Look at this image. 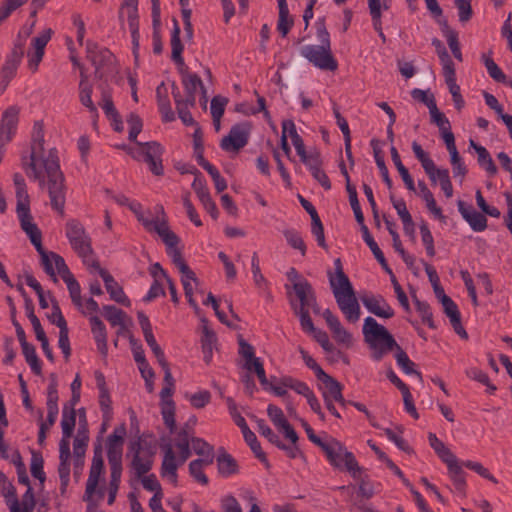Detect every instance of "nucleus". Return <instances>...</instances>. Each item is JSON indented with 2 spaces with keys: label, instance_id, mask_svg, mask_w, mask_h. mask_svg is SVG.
I'll list each match as a JSON object with an SVG mask.
<instances>
[{
  "label": "nucleus",
  "instance_id": "0e129e2a",
  "mask_svg": "<svg viewBox=\"0 0 512 512\" xmlns=\"http://www.w3.org/2000/svg\"><path fill=\"white\" fill-rule=\"evenodd\" d=\"M227 102H228V100L224 97H221V96L213 97V99L211 100V106H210L211 115H212L213 120L218 121L221 119V117L224 114L225 106H226Z\"/></svg>",
  "mask_w": 512,
  "mask_h": 512
},
{
  "label": "nucleus",
  "instance_id": "473e14b6",
  "mask_svg": "<svg viewBox=\"0 0 512 512\" xmlns=\"http://www.w3.org/2000/svg\"><path fill=\"white\" fill-rule=\"evenodd\" d=\"M48 297L51 302V312H48L46 316L51 323L56 324L59 327L60 330L58 344L59 347L64 351V322L61 308L59 303L51 294H48Z\"/></svg>",
  "mask_w": 512,
  "mask_h": 512
},
{
  "label": "nucleus",
  "instance_id": "423d86ee",
  "mask_svg": "<svg viewBox=\"0 0 512 512\" xmlns=\"http://www.w3.org/2000/svg\"><path fill=\"white\" fill-rule=\"evenodd\" d=\"M324 453L332 466L336 468L344 467L354 478L360 476L361 467L354 455L347 451L338 440L329 438L328 444L324 447Z\"/></svg>",
  "mask_w": 512,
  "mask_h": 512
},
{
  "label": "nucleus",
  "instance_id": "5fc2aeb1",
  "mask_svg": "<svg viewBox=\"0 0 512 512\" xmlns=\"http://www.w3.org/2000/svg\"><path fill=\"white\" fill-rule=\"evenodd\" d=\"M161 414L163 417L164 424L167 426L171 433L174 432L176 427L174 403L167 402L165 404H162Z\"/></svg>",
  "mask_w": 512,
  "mask_h": 512
},
{
  "label": "nucleus",
  "instance_id": "cd10ccee",
  "mask_svg": "<svg viewBox=\"0 0 512 512\" xmlns=\"http://www.w3.org/2000/svg\"><path fill=\"white\" fill-rule=\"evenodd\" d=\"M294 291L300 300L299 308L309 310V308H316V298L314 296L311 285L307 280H300L293 284Z\"/></svg>",
  "mask_w": 512,
  "mask_h": 512
},
{
  "label": "nucleus",
  "instance_id": "f704fd0d",
  "mask_svg": "<svg viewBox=\"0 0 512 512\" xmlns=\"http://www.w3.org/2000/svg\"><path fill=\"white\" fill-rule=\"evenodd\" d=\"M361 232H362L363 240L365 241V243L370 248V250L373 253V255L376 258V260L380 263L382 268L387 273L392 275V270L390 269V267H389V265H388V263H387V261H386V259L384 257L383 252L381 251V249L379 248L378 244L376 243V241L371 236V234L369 232V229H368V227L366 225H363V227H361Z\"/></svg>",
  "mask_w": 512,
  "mask_h": 512
},
{
  "label": "nucleus",
  "instance_id": "f3484780",
  "mask_svg": "<svg viewBox=\"0 0 512 512\" xmlns=\"http://www.w3.org/2000/svg\"><path fill=\"white\" fill-rule=\"evenodd\" d=\"M19 121V108L11 106L7 108L0 121V139L1 141L11 142L17 131Z\"/></svg>",
  "mask_w": 512,
  "mask_h": 512
},
{
  "label": "nucleus",
  "instance_id": "20e7f679",
  "mask_svg": "<svg viewBox=\"0 0 512 512\" xmlns=\"http://www.w3.org/2000/svg\"><path fill=\"white\" fill-rule=\"evenodd\" d=\"M156 454V443L147 438L139 437L129 446L127 457H131V467L137 478H141L152 468Z\"/></svg>",
  "mask_w": 512,
  "mask_h": 512
},
{
  "label": "nucleus",
  "instance_id": "13d9d810",
  "mask_svg": "<svg viewBox=\"0 0 512 512\" xmlns=\"http://www.w3.org/2000/svg\"><path fill=\"white\" fill-rule=\"evenodd\" d=\"M284 237L292 248L298 249L303 256L306 254V245L297 231L286 230L284 231Z\"/></svg>",
  "mask_w": 512,
  "mask_h": 512
},
{
  "label": "nucleus",
  "instance_id": "e2e57ef3",
  "mask_svg": "<svg viewBox=\"0 0 512 512\" xmlns=\"http://www.w3.org/2000/svg\"><path fill=\"white\" fill-rule=\"evenodd\" d=\"M27 0H4L0 6V22L4 21L10 14L21 7Z\"/></svg>",
  "mask_w": 512,
  "mask_h": 512
},
{
  "label": "nucleus",
  "instance_id": "49530a36",
  "mask_svg": "<svg viewBox=\"0 0 512 512\" xmlns=\"http://www.w3.org/2000/svg\"><path fill=\"white\" fill-rule=\"evenodd\" d=\"M482 61L487 69L489 76L499 83H506V75L495 61L487 54L482 55Z\"/></svg>",
  "mask_w": 512,
  "mask_h": 512
},
{
  "label": "nucleus",
  "instance_id": "6ab92c4d",
  "mask_svg": "<svg viewBox=\"0 0 512 512\" xmlns=\"http://www.w3.org/2000/svg\"><path fill=\"white\" fill-rule=\"evenodd\" d=\"M58 394L54 384H50L47 390V421L42 422L38 435L39 443L45 439V431L54 424L58 415Z\"/></svg>",
  "mask_w": 512,
  "mask_h": 512
},
{
  "label": "nucleus",
  "instance_id": "774afa93",
  "mask_svg": "<svg viewBox=\"0 0 512 512\" xmlns=\"http://www.w3.org/2000/svg\"><path fill=\"white\" fill-rule=\"evenodd\" d=\"M217 337L216 334L210 330L208 327H204L203 336L201 339L202 350L204 354L210 353L213 351V348L216 345Z\"/></svg>",
  "mask_w": 512,
  "mask_h": 512
},
{
  "label": "nucleus",
  "instance_id": "58836bf2",
  "mask_svg": "<svg viewBox=\"0 0 512 512\" xmlns=\"http://www.w3.org/2000/svg\"><path fill=\"white\" fill-rule=\"evenodd\" d=\"M164 243L167 246L168 255L171 257L173 264L179 269L180 273L189 274L190 268L183 259L180 250L176 247L179 243V237L176 235V240L172 245H169L167 242Z\"/></svg>",
  "mask_w": 512,
  "mask_h": 512
},
{
  "label": "nucleus",
  "instance_id": "1a4fd4ad",
  "mask_svg": "<svg viewBox=\"0 0 512 512\" xmlns=\"http://www.w3.org/2000/svg\"><path fill=\"white\" fill-rule=\"evenodd\" d=\"M300 54L320 70L335 71L338 68V62L328 45H305Z\"/></svg>",
  "mask_w": 512,
  "mask_h": 512
},
{
  "label": "nucleus",
  "instance_id": "79ce46f5",
  "mask_svg": "<svg viewBox=\"0 0 512 512\" xmlns=\"http://www.w3.org/2000/svg\"><path fill=\"white\" fill-rule=\"evenodd\" d=\"M369 13L372 19L374 29L379 33L380 38L385 40L382 31V14H381V1L380 0H367Z\"/></svg>",
  "mask_w": 512,
  "mask_h": 512
},
{
  "label": "nucleus",
  "instance_id": "09e8293b",
  "mask_svg": "<svg viewBox=\"0 0 512 512\" xmlns=\"http://www.w3.org/2000/svg\"><path fill=\"white\" fill-rule=\"evenodd\" d=\"M477 156L479 165L486 170L490 176H495L497 167L486 148H477Z\"/></svg>",
  "mask_w": 512,
  "mask_h": 512
},
{
  "label": "nucleus",
  "instance_id": "8fccbe9b",
  "mask_svg": "<svg viewBox=\"0 0 512 512\" xmlns=\"http://www.w3.org/2000/svg\"><path fill=\"white\" fill-rule=\"evenodd\" d=\"M293 19L290 17L288 6L279 7V18L277 30L285 37L293 26Z\"/></svg>",
  "mask_w": 512,
  "mask_h": 512
},
{
  "label": "nucleus",
  "instance_id": "c9c22d12",
  "mask_svg": "<svg viewBox=\"0 0 512 512\" xmlns=\"http://www.w3.org/2000/svg\"><path fill=\"white\" fill-rule=\"evenodd\" d=\"M138 2L130 0V3H123L120 9V17L127 15L129 30L131 34H136L139 30Z\"/></svg>",
  "mask_w": 512,
  "mask_h": 512
},
{
  "label": "nucleus",
  "instance_id": "c756f323",
  "mask_svg": "<svg viewBox=\"0 0 512 512\" xmlns=\"http://www.w3.org/2000/svg\"><path fill=\"white\" fill-rule=\"evenodd\" d=\"M99 89L101 91V101L99 102V106L103 109L107 118L120 124V115L114 106L111 88L108 85L101 84Z\"/></svg>",
  "mask_w": 512,
  "mask_h": 512
},
{
  "label": "nucleus",
  "instance_id": "864d4df0",
  "mask_svg": "<svg viewBox=\"0 0 512 512\" xmlns=\"http://www.w3.org/2000/svg\"><path fill=\"white\" fill-rule=\"evenodd\" d=\"M66 285L68 287L72 302L76 307H81L80 286L72 273L66 268Z\"/></svg>",
  "mask_w": 512,
  "mask_h": 512
},
{
  "label": "nucleus",
  "instance_id": "a18cd8bd",
  "mask_svg": "<svg viewBox=\"0 0 512 512\" xmlns=\"http://www.w3.org/2000/svg\"><path fill=\"white\" fill-rule=\"evenodd\" d=\"M212 463H205L203 460L195 459L189 464L190 475L202 485H207L209 480L204 473V468L210 466Z\"/></svg>",
  "mask_w": 512,
  "mask_h": 512
},
{
  "label": "nucleus",
  "instance_id": "a878e982",
  "mask_svg": "<svg viewBox=\"0 0 512 512\" xmlns=\"http://www.w3.org/2000/svg\"><path fill=\"white\" fill-rule=\"evenodd\" d=\"M89 321L91 332L97 345V350L105 358L108 354L106 327L97 316H91Z\"/></svg>",
  "mask_w": 512,
  "mask_h": 512
},
{
  "label": "nucleus",
  "instance_id": "c85d7f7f",
  "mask_svg": "<svg viewBox=\"0 0 512 512\" xmlns=\"http://www.w3.org/2000/svg\"><path fill=\"white\" fill-rule=\"evenodd\" d=\"M92 85L88 81V75L86 73L85 68H81V79L79 83V100L83 106L88 108V110L94 114L98 115L97 107L92 101Z\"/></svg>",
  "mask_w": 512,
  "mask_h": 512
},
{
  "label": "nucleus",
  "instance_id": "680f3d73",
  "mask_svg": "<svg viewBox=\"0 0 512 512\" xmlns=\"http://www.w3.org/2000/svg\"><path fill=\"white\" fill-rule=\"evenodd\" d=\"M412 150L415 154V157L420 161L424 171H428L429 168L432 169L434 161L423 150L420 144L414 141L412 143Z\"/></svg>",
  "mask_w": 512,
  "mask_h": 512
},
{
  "label": "nucleus",
  "instance_id": "bb28decb",
  "mask_svg": "<svg viewBox=\"0 0 512 512\" xmlns=\"http://www.w3.org/2000/svg\"><path fill=\"white\" fill-rule=\"evenodd\" d=\"M123 433H117L114 431L108 438L107 457L110 466H122V444H123Z\"/></svg>",
  "mask_w": 512,
  "mask_h": 512
},
{
  "label": "nucleus",
  "instance_id": "7c9ffc66",
  "mask_svg": "<svg viewBox=\"0 0 512 512\" xmlns=\"http://www.w3.org/2000/svg\"><path fill=\"white\" fill-rule=\"evenodd\" d=\"M95 269L99 271V274L105 283L106 290L110 294L111 299L118 303L125 304L127 298L123 292L122 287L119 286V284L106 270L102 269L100 266L99 268Z\"/></svg>",
  "mask_w": 512,
  "mask_h": 512
},
{
  "label": "nucleus",
  "instance_id": "7ed1b4c3",
  "mask_svg": "<svg viewBox=\"0 0 512 512\" xmlns=\"http://www.w3.org/2000/svg\"><path fill=\"white\" fill-rule=\"evenodd\" d=\"M66 236L69 239L71 248L82 259L86 266L99 268V262L92 248L91 238L86 233L82 224L76 220L70 221L67 224Z\"/></svg>",
  "mask_w": 512,
  "mask_h": 512
},
{
  "label": "nucleus",
  "instance_id": "0eeeda50",
  "mask_svg": "<svg viewBox=\"0 0 512 512\" xmlns=\"http://www.w3.org/2000/svg\"><path fill=\"white\" fill-rule=\"evenodd\" d=\"M331 289L346 320L351 323L357 322L360 318V306L351 282L342 278V284L331 286Z\"/></svg>",
  "mask_w": 512,
  "mask_h": 512
},
{
  "label": "nucleus",
  "instance_id": "052dcab7",
  "mask_svg": "<svg viewBox=\"0 0 512 512\" xmlns=\"http://www.w3.org/2000/svg\"><path fill=\"white\" fill-rule=\"evenodd\" d=\"M96 378L98 380V386L100 388V396H99V403L101 406V409L104 413V415H107L110 412V404L111 400L107 393V391L104 389V377L101 373H96Z\"/></svg>",
  "mask_w": 512,
  "mask_h": 512
},
{
  "label": "nucleus",
  "instance_id": "6e6552de",
  "mask_svg": "<svg viewBox=\"0 0 512 512\" xmlns=\"http://www.w3.org/2000/svg\"><path fill=\"white\" fill-rule=\"evenodd\" d=\"M16 187V214L20 222L21 229L25 233L36 232V224L30 210V198L26 189L25 181L21 175L14 177Z\"/></svg>",
  "mask_w": 512,
  "mask_h": 512
},
{
  "label": "nucleus",
  "instance_id": "e433bc0d",
  "mask_svg": "<svg viewBox=\"0 0 512 512\" xmlns=\"http://www.w3.org/2000/svg\"><path fill=\"white\" fill-rule=\"evenodd\" d=\"M191 444L194 452L199 455L205 463H213L214 461V448L212 445L207 443L202 438L193 437L191 439Z\"/></svg>",
  "mask_w": 512,
  "mask_h": 512
},
{
  "label": "nucleus",
  "instance_id": "ea45409f",
  "mask_svg": "<svg viewBox=\"0 0 512 512\" xmlns=\"http://www.w3.org/2000/svg\"><path fill=\"white\" fill-rule=\"evenodd\" d=\"M171 49H172V53H171L172 60L179 65H183L184 64V60L182 57L183 45L180 40V28L176 22L174 24V28H173L172 35H171Z\"/></svg>",
  "mask_w": 512,
  "mask_h": 512
},
{
  "label": "nucleus",
  "instance_id": "b1692460",
  "mask_svg": "<svg viewBox=\"0 0 512 512\" xmlns=\"http://www.w3.org/2000/svg\"><path fill=\"white\" fill-rule=\"evenodd\" d=\"M445 314L449 317L450 323L454 328V331L462 338L467 339L468 334L461 324V316L455 302L447 295H443L441 302Z\"/></svg>",
  "mask_w": 512,
  "mask_h": 512
},
{
  "label": "nucleus",
  "instance_id": "de8ad7c7",
  "mask_svg": "<svg viewBox=\"0 0 512 512\" xmlns=\"http://www.w3.org/2000/svg\"><path fill=\"white\" fill-rule=\"evenodd\" d=\"M241 432L243 434V437H244L246 443L250 446V448L253 451V453L255 454V456L258 459H260L261 461H265L266 455L262 451L261 445L258 442L256 435L250 430L248 425L246 426V428H242Z\"/></svg>",
  "mask_w": 512,
  "mask_h": 512
},
{
  "label": "nucleus",
  "instance_id": "4be33fe9",
  "mask_svg": "<svg viewBox=\"0 0 512 512\" xmlns=\"http://www.w3.org/2000/svg\"><path fill=\"white\" fill-rule=\"evenodd\" d=\"M21 53L13 52L9 56L0 70V95L4 93L10 81L15 77L21 62Z\"/></svg>",
  "mask_w": 512,
  "mask_h": 512
},
{
  "label": "nucleus",
  "instance_id": "603ef678",
  "mask_svg": "<svg viewBox=\"0 0 512 512\" xmlns=\"http://www.w3.org/2000/svg\"><path fill=\"white\" fill-rule=\"evenodd\" d=\"M162 88L163 83L156 89L159 110L162 113L165 121H172L174 119V113L171 109L168 97L166 95H162L161 93Z\"/></svg>",
  "mask_w": 512,
  "mask_h": 512
},
{
  "label": "nucleus",
  "instance_id": "dca6fc26",
  "mask_svg": "<svg viewBox=\"0 0 512 512\" xmlns=\"http://www.w3.org/2000/svg\"><path fill=\"white\" fill-rule=\"evenodd\" d=\"M164 452L162 464H161V476L167 478L170 483L174 486L177 485V469L181 465L176 458L173 447L170 443L162 445Z\"/></svg>",
  "mask_w": 512,
  "mask_h": 512
},
{
  "label": "nucleus",
  "instance_id": "f257e3e1",
  "mask_svg": "<svg viewBox=\"0 0 512 512\" xmlns=\"http://www.w3.org/2000/svg\"><path fill=\"white\" fill-rule=\"evenodd\" d=\"M23 165L29 178L38 180L41 185L46 184L51 206L62 214L64 179L57 151L53 148L45 150L42 142H34L30 156L24 160Z\"/></svg>",
  "mask_w": 512,
  "mask_h": 512
},
{
  "label": "nucleus",
  "instance_id": "a211bd4d",
  "mask_svg": "<svg viewBox=\"0 0 512 512\" xmlns=\"http://www.w3.org/2000/svg\"><path fill=\"white\" fill-rule=\"evenodd\" d=\"M361 301L366 309L377 317L389 319L394 316V310L381 295H364Z\"/></svg>",
  "mask_w": 512,
  "mask_h": 512
},
{
  "label": "nucleus",
  "instance_id": "2f4dec72",
  "mask_svg": "<svg viewBox=\"0 0 512 512\" xmlns=\"http://www.w3.org/2000/svg\"><path fill=\"white\" fill-rule=\"evenodd\" d=\"M325 386V389L322 392L323 399L326 400H334V401H342V385L333 377L325 373L320 378H318Z\"/></svg>",
  "mask_w": 512,
  "mask_h": 512
},
{
  "label": "nucleus",
  "instance_id": "f03ea898",
  "mask_svg": "<svg viewBox=\"0 0 512 512\" xmlns=\"http://www.w3.org/2000/svg\"><path fill=\"white\" fill-rule=\"evenodd\" d=\"M362 330L365 342L373 350L372 358L376 361H380L385 354L398 346L390 332L373 317L364 319Z\"/></svg>",
  "mask_w": 512,
  "mask_h": 512
},
{
  "label": "nucleus",
  "instance_id": "69168bd1",
  "mask_svg": "<svg viewBox=\"0 0 512 512\" xmlns=\"http://www.w3.org/2000/svg\"><path fill=\"white\" fill-rule=\"evenodd\" d=\"M431 120L435 123L441 132L451 128L450 122L447 117L439 111L437 106L430 107Z\"/></svg>",
  "mask_w": 512,
  "mask_h": 512
},
{
  "label": "nucleus",
  "instance_id": "412c9836",
  "mask_svg": "<svg viewBox=\"0 0 512 512\" xmlns=\"http://www.w3.org/2000/svg\"><path fill=\"white\" fill-rule=\"evenodd\" d=\"M267 414L273 424L281 429L285 437L291 442L298 441V435L293 427L286 420L283 411L276 405L269 404L267 407Z\"/></svg>",
  "mask_w": 512,
  "mask_h": 512
},
{
  "label": "nucleus",
  "instance_id": "338daca9",
  "mask_svg": "<svg viewBox=\"0 0 512 512\" xmlns=\"http://www.w3.org/2000/svg\"><path fill=\"white\" fill-rule=\"evenodd\" d=\"M22 351H23L26 361L30 365L31 369L35 373H39L40 365H39L38 358H37V355L35 352V348L31 344L27 343V344L22 345Z\"/></svg>",
  "mask_w": 512,
  "mask_h": 512
},
{
  "label": "nucleus",
  "instance_id": "aec40b11",
  "mask_svg": "<svg viewBox=\"0 0 512 512\" xmlns=\"http://www.w3.org/2000/svg\"><path fill=\"white\" fill-rule=\"evenodd\" d=\"M457 206L459 213L473 231L482 232L487 228V218L485 215L477 212L471 205H467L462 200L457 201Z\"/></svg>",
  "mask_w": 512,
  "mask_h": 512
},
{
  "label": "nucleus",
  "instance_id": "72a5a7b5",
  "mask_svg": "<svg viewBox=\"0 0 512 512\" xmlns=\"http://www.w3.org/2000/svg\"><path fill=\"white\" fill-rule=\"evenodd\" d=\"M182 83L186 93V101L191 105H195L196 93L199 87L203 88V82L197 74L186 73L182 77Z\"/></svg>",
  "mask_w": 512,
  "mask_h": 512
},
{
  "label": "nucleus",
  "instance_id": "a19ab883",
  "mask_svg": "<svg viewBox=\"0 0 512 512\" xmlns=\"http://www.w3.org/2000/svg\"><path fill=\"white\" fill-rule=\"evenodd\" d=\"M428 440L430 446L434 449L436 454L441 458V460L446 464L452 459L456 458V456L448 449L445 444L437 438L434 433H429Z\"/></svg>",
  "mask_w": 512,
  "mask_h": 512
},
{
  "label": "nucleus",
  "instance_id": "39448f33",
  "mask_svg": "<svg viewBox=\"0 0 512 512\" xmlns=\"http://www.w3.org/2000/svg\"><path fill=\"white\" fill-rule=\"evenodd\" d=\"M78 424L77 435L73 442V454L77 457V465L84 466V455L89 441V431L84 408L72 410V415L66 419V439L72 435L73 429Z\"/></svg>",
  "mask_w": 512,
  "mask_h": 512
},
{
  "label": "nucleus",
  "instance_id": "bf43d9fd",
  "mask_svg": "<svg viewBox=\"0 0 512 512\" xmlns=\"http://www.w3.org/2000/svg\"><path fill=\"white\" fill-rule=\"evenodd\" d=\"M144 335V338H145V341L147 343V345L150 347V349L152 350L153 354L155 355V357L157 358V361L160 365H164V362L166 361L165 359V355H164V352L163 350L161 349V347L158 345L155 337H154V334L152 331H148L146 332Z\"/></svg>",
  "mask_w": 512,
  "mask_h": 512
},
{
  "label": "nucleus",
  "instance_id": "ddd939ff",
  "mask_svg": "<svg viewBox=\"0 0 512 512\" xmlns=\"http://www.w3.org/2000/svg\"><path fill=\"white\" fill-rule=\"evenodd\" d=\"M52 30L45 29L42 33L31 40V45L27 51L28 68L35 72L44 56L45 47L51 39Z\"/></svg>",
  "mask_w": 512,
  "mask_h": 512
},
{
  "label": "nucleus",
  "instance_id": "2eb2a0df",
  "mask_svg": "<svg viewBox=\"0 0 512 512\" xmlns=\"http://www.w3.org/2000/svg\"><path fill=\"white\" fill-rule=\"evenodd\" d=\"M104 471V461L101 449H95L92 464L89 471V477L86 483L85 500H90L96 491L101 475Z\"/></svg>",
  "mask_w": 512,
  "mask_h": 512
},
{
  "label": "nucleus",
  "instance_id": "c03bdc74",
  "mask_svg": "<svg viewBox=\"0 0 512 512\" xmlns=\"http://www.w3.org/2000/svg\"><path fill=\"white\" fill-rule=\"evenodd\" d=\"M219 473L224 477H229L237 472V463L231 455L223 453L217 458Z\"/></svg>",
  "mask_w": 512,
  "mask_h": 512
},
{
  "label": "nucleus",
  "instance_id": "393cba45",
  "mask_svg": "<svg viewBox=\"0 0 512 512\" xmlns=\"http://www.w3.org/2000/svg\"><path fill=\"white\" fill-rule=\"evenodd\" d=\"M114 56L107 50H101L98 55L92 57V63L95 66L96 77L103 79L107 73H114Z\"/></svg>",
  "mask_w": 512,
  "mask_h": 512
},
{
  "label": "nucleus",
  "instance_id": "4c0bfd02",
  "mask_svg": "<svg viewBox=\"0 0 512 512\" xmlns=\"http://www.w3.org/2000/svg\"><path fill=\"white\" fill-rule=\"evenodd\" d=\"M446 465L455 489L459 492H463L466 484L465 476L457 457L446 463Z\"/></svg>",
  "mask_w": 512,
  "mask_h": 512
},
{
  "label": "nucleus",
  "instance_id": "4d7b16f0",
  "mask_svg": "<svg viewBox=\"0 0 512 512\" xmlns=\"http://www.w3.org/2000/svg\"><path fill=\"white\" fill-rule=\"evenodd\" d=\"M420 233H421V239L422 242L426 248V253L429 257L435 256V247H434V238L432 236V233L426 223H422L420 225Z\"/></svg>",
  "mask_w": 512,
  "mask_h": 512
},
{
  "label": "nucleus",
  "instance_id": "3c124183",
  "mask_svg": "<svg viewBox=\"0 0 512 512\" xmlns=\"http://www.w3.org/2000/svg\"><path fill=\"white\" fill-rule=\"evenodd\" d=\"M104 317L110 322L112 326L124 327L125 313L116 308L115 306H104L103 307Z\"/></svg>",
  "mask_w": 512,
  "mask_h": 512
},
{
  "label": "nucleus",
  "instance_id": "4468645a",
  "mask_svg": "<svg viewBox=\"0 0 512 512\" xmlns=\"http://www.w3.org/2000/svg\"><path fill=\"white\" fill-rule=\"evenodd\" d=\"M136 144L140 147L141 152L144 155V160L149 165L150 171L157 176L162 175L163 166L161 156L163 148L161 145L157 142H136Z\"/></svg>",
  "mask_w": 512,
  "mask_h": 512
},
{
  "label": "nucleus",
  "instance_id": "f8f14e48",
  "mask_svg": "<svg viewBox=\"0 0 512 512\" xmlns=\"http://www.w3.org/2000/svg\"><path fill=\"white\" fill-rule=\"evenodd\" d=\"M249 134L248 124H236L230 129L228 135L221 140L220 147L226 152L237 153L247 145Z\"/></svg>",
  "mask_w": 512,
  "mask_h": 512
},
{
  "label": "nucleus",
  "instance_id": "9d476101",
  "mask_svg": "<svg viewBox=\"0 0 512 512\" xmlns=\"http://www.w3.org/2000/svg\"><path fill=\"white\" fill-rule=\"evenodd\" d=\"M36 232L37 234L34 232H29L26 233V235L29 237L31 243L41 255V261L45 272L53 279V281L56 282L57 273L60 275L62 274V267L64 265L63 259L53 252H45L42 247V234L37 226Z\"/></svg>",
  "mask_w": 512,
  "mask_h": 512
},
{
  "label": "nucleus",
  "instance_id": "9b49d317",
  "mask_svg": "<svg viewBox=\"0 0 512 512\" xmlns=\"http://www.w3.org/2000/svg\"><path fill=\"white\" fill-rule=\"evenodd\" d=\"M155 211L157 214L155 218L147 217L144 212L137 220L147 231L157 233L163 242L172 245L176 240V234L168 227L164 209L162 206H156Z\"/></svg>",
  "mask_w": 512,
  "mask_h": 512
},
{
  "label": "nucleus",
  "instance_id": "37998d69",
  "mask_svg": "<svg viewBox=\"0 0 512 512\" xmlns=\"http://www.w3.org/2000/svg\"><path fill=\"white\" fill-rule=\"evenodd\" d=\"M395 349L397 350L395 354L396 362L403 372L406 374H415L420 380H422L421 373L414 369L415 364L409 359L407 353L402 350L399 345Z\"/></svg>",
  "mask_w": 512,
  "mask_h": 512
},
{
  "label": "nucleus",
  "instance_id": "6e6d98bb",
  "mask_svg": "<svg viewBox=\"0 0 512 512\" xmlns=\"http://www.w3.org/2000/svg\"><path fill=\"white\" fill-rule=\"evenodd\" d=\"M201 167L211 176L217 192H222L227 188L226 180L221 176L220 172L212 164L209 162L204 163V165Z\"/></svg>",
  "mask_w": 512,
  "mask_h": 512
},
{
  "label": "nucleus",
  "instance_id": "5701e85b",
  "mask_svg": "<svg viewBox=\"0 0 512 512\" xmlns=\"http://www.w3.org/2000/svg\"><path fill=\"white\" fill-rule=\"evenodd\" d=\"M323 318L325 319L329 329L331 330L334 339L342 344L349 345L352 341L351 334L342 326L338 317L335 316L329 309L324 310Z\"/></svg>",
  "mask_w": 512,
  "mask_h": 512
}]
</instances>
